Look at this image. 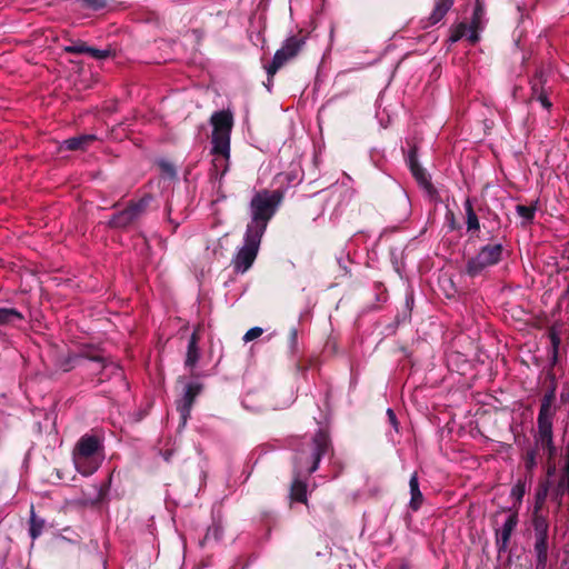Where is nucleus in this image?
Wrapping results in <instances>:
<instances>
[{"label": "nucleus", "mask_w": 569, "mask_h": 569, "mask_svg": "<svg viewBox=\"0 0 569 569\" xmlns=\"http://www.w3.org/2000/svg\"><path fill=\"white\" fill-rule=\"evenodd\" d=\"M329 449L328 435L319 430L311 442L301 448L296 456L295 468L296 477L290 488V498L298 502L307 501V485L299 479L301 475L315 472L321 460V457Z\"/></svg>", "instance_id": "f257e3e1"}, {"label": "nucleus", "mask_w": 569, "mask_h": 569, "mask_svg": "<svg viewBox=\"0 0 569 569\" xmlns=\"http://www.w3.org/2000/svg\"><path fill=\"white\" fill-rule=\"evenodd\" d=\"M104 459L102 441L93 435L82 436L72 452V460L78 472L88 477L93 475Z\"/></svg>", "instance_id": "f03ea898"}, {"label": "nucleus", "mask_w": 569, "mask_h": 569, "mask_svg": "<svg viewBox=\"0 0 569 569\" xmlns=\"http://www.w3.org/2000/svg\"><path fill=\"white\" fill-rule=\"evenodd\" d=\"M212 126L211 143L214 167L222 166L230 157V134L233 117L229 110L214 112L210 118Z\"/></svg>", "instance_id": "7ed1b4c3"}, {"label": "nucleus", "mask_w": 569, "mask_h": 569, "mask_svg": "<svg viewBox=\"0 0 569 569\" xmlns=\"http://www.w3.org/2000/svg\"><path fill=\"white\" fill-rule=\"evenodd\" d=\"M281 201L278 192L262 191L258 192L250 202L251 220L247 226V230L258 236H263L269 220L276 213Z\"/></svg>", "instance_id": "20e7f679"}, {"label": "nucleus", "mask_w": 569, "mask_h": 569, "mask_svg": "<svg viewBox=\"0 0 569 569\" xmlns=\"http://www.w3.org/2000/svg\"><path fill=\"white\" fill-rule=\"evenodd\" d=\"M261 238V236L246 231L243 244L237 250L232 258V266L236 272L244 273L251 268L257 258Z\"/></svg>", "instance_id": "39448f33"}, {"label": "nucleus", "mask_w": 569, "mask_h": 569, "mask_svg": "<svg viewBox=\"0 0 569 569\" xmlns=\"http://www.w3.org/2000/svg\"><path fill=\"white\" fill-rule=\"evenodd\" d=\"M501 244H488L481 248L478 254L467 263V273L471 277L480 274L486 268L498 263L501 259Z\"/></svg>", "instance_id": "423d86ee"}, {"label": "nucleus", "mask_w": 569, "mask_h": 569, "mask_svg": "<svg viewBox=\"0 0 569 569\" xmlns=\"http://www.w3.org/2000/svg\"><path fill=\"white\" fill-rule=\"evenodd\" d=\"M305 41L296 37L286 40L283 46L276 51L272 62L267 67L269 76H273L288 60L296 57L302 48Z\"/></svg>", "instance_id": "0eeeda50"}, {"label": "nucleus", "mask_w": 569, "mask_h": 569, "mask_svg": "<svg viewBox=\"0 0 569 569\" xmlns=\"http://www.w3.org/2000/svg\"><path fill=\"white\" fill-rule=\"evenodd\" d=\"M552 395L545 396L539 415H538V429L542 440H551L552 436V418L553 410L551 407Z\"/></svg>", "instance_id": "6e6552de"}, {"label": "nucleus", "mask_w": 569, "mask_h": 569, "mask_svg": "<svg viewBox=\"0 0 569 569\" xmlns=\"http://www.w3.org/2000/svg\"><path fill=\"white\" fill-rule=\"evenodd\" d=\"M201 386L199 383H189L186 386L182 400L178 405V411L182 420V425L187 422L190 415L194 398L200 393Z\"/></svg>", "instance_id": "1a4fd4ad"}, {"label": "nucleus", "mask_w": 569, "mask_h": 569, "mask_svg": "<svg viewBox=\"0 0 569 569\" xmlns=\"http://www.w3.org/2000/svg\"><path fill=\"white\" fill-rule=\"evenodd\" d=\"M518 517L516 513L508 516L502 527L496 532V543L499 551H503L508 548L510 537L517 527Z\"/></svg>", "instance_id": "9d476101"}, {"label": "nucleus", "mask_w": 569, "mask_h": 569, "mask_svg": "<svg viewBox=\"0 0 569 569\" xmlns=\"http://www.w3.org/2000/svg\"><path fill=\"white\" fill-rule=\"evenodd\" d=\"M478 22L476 19L470 24L460 23L458 24L450 34V41L457 42L460 39H467L470 43H476L479 39Z\"/></svg>", "instance_id": "9b49d317"}, {"label": "nucleus", "mask_w": 569, "mask_h": 569, "mask_svg": "<svg viewBox=\"0 0 569 569\" xmlns=\"http://www.w3.org/2000/svg\"><path fill=\"white\" fill-rule=\"evenodd\" d=\"M146 204L147 203L144 201H139L137 203L131 204L127 209L116 214L111 220V224L114 227L128 226L143 211Z\"/></svg>", "instance_id": "f8f14e48"}, {"label": "nucleus", "mask_w": 569, "mask_h": 569, "mask_svg": "<svg viewBox=\"0 0 569 569\" xmlns=\"http://www.w3.org/2000/svg\"><path fill=\"white\" fill-rule=\"evenodd\" d=\"M537 569H545L548 561V537H535Z\"/></svg>", "instance_id": "ddd939ff"}, {"label": "nucleus", "mask_w": 569, "mask_h": 569, "mask_svg": "<svg viewBox=\"0 0 569 569\" xmlns=\"http://www.w3.org/2000/svg\"><path fill=\"white\" fill-rule=\"evenodd\" d=\"M93 140H96V136H93V134H82L79 137H73V138L64 140L61 143V149L82 150Z\"/></svg>", "instance_id": "4468645a"}, {"label": "nucleus", "mask_w": 569, "mask_h": 569, "mask_svg": "<svg viewBox=\"0 0 569 569\" xmlns=\"http://www.w3.org/2000/svg\"><path fill=\"white\" fill-rule=\"evenodd\" d=\"M410 487V507L413 510H418L422 503L423 496L419 489L418 475L417 472L412 473L409 481Z\"/></svg>", "instance_id": "2eb2a0df"}, {"label": "nucleus", "mask_w": 569, "mask_h": 569, "mask_svg": "<svg viewBox=\"0 0 569 569\" xmlns=\"http://www.w3.org/2000/svg\"><path fill=\"white\" fill-rule=\"evenodd\" d=\"M198 336L194 331L189 340L188 343V350H187V357H186V366L187 367H194L199 359V350H198Z\"/></svg>", "instance_id": "dca6fc26"}, {"label": "nucleus", "mask_w": 569, "mask_h": 569, "mask_svg": "<svg viewBox=\"0 0 569 569\" xmlns=\"http://www.w3.org/2000/svg\"><path fill=\"white\" fill-rule=\"evenodd\" d=\"M453 0H438L436 7L430 16V21L432 24L439 22L449 9L452 7Z\"/></svg>", "instance_id": "f3484780"}, {"label": "nucleus", "mask_w": 569, "mask_h": 569, "mask_svg": "<svg viewBox=\"0 0 569 569\" xmlns=\"http://www.w3.org/2000/svg\"><path fill=\"white\" fill-rule=\"evenodd\" d=\"M453 0H438L436 7L430 16V21L432 24L439 22L449 9L452 7Z\"/></svg>", "instance_id": "a211bd4d"}, {"label": "nucleus", "mask_w": 569, "mask_h": 569, "mask_svg": "<svg viewBox=\"0 0 569 569\" xmlns=\"http://www.w3.org/2000/svg\"><path fill=\"white\" fill-rule=\"evenodd\" d=\"M465 210L467 214V230L468 231H478L480 229L478 217L472 208V203L470 199L465 201Z\"/></svg>", "instance_id": "6ab92c4d"}, {"label": "nucleus", "mask_w": 569, "mask_h": 569, "mask_svg": "<svg viewBox=\"0 0 569 569\" xmlns=\"http://www.w3.org/2000/svg\"><path fill=\"white\" fill-rule=\"evenodd\" d=\"M76 7L83 11H100L106 7L104 0H77Z\"/></svg>", "instance_id": "aec40b11"}, {"label": "nucleus", "mask_w": 569, "mask_h": 569, "mask_svg": "<svg viewBox=\"0 0 569 569\" xmlns=\"http://www.w3.org/2000/svg\"><path fill=\"white\" fill-rule=\"evenodd\" d=\"M22 315L13 308H0V326L21 320Z\"/></svg>", "instance_id": "412c9836"}, {"label": "nucleus", "mask_w": 569, "mask_h": 569, "mask_svg": "<svg viewBox=\"0 0 569 569\" xmlns=\"http://www.w3.org/2000/svg\"><path fill=\"white\" fill-rule=\"evenodd\" d=\"M409 166H410V170H411L413 177L417 179V181L422 186H428L429 184L428 177H427L425 170L416 162L413 157H410Z\"/></svg>", "instance_id": "4be33fe9"}, {"label": "nucleus", "mask_w": 569, "mask_h": 569, "mask_svg": "<svg viewBox=\"0 0 569 569\" xmlns=\"http://www.w3.org/2000/svg\"><path fill=\"white\" fill-rule=\"evenodd\" d=\"M43 527H44V520L38 518L33 511V508H31L30 530H29L31 538L32 539L38 538L41 535Z\"/></svg>", "instance_id": "5701e85b"}, {"label": "nucleus", "mask_w": 569, "mask_h": 569, "mask_svg": "<svg viewBox=\"0 0 569 569\" xmlns=\"http://www.w3.org/2000/svg\"><path fill=\"white\" fill-rule=\"evenodd\" d=\"M532 98L540 101L543 108L549 109L551 107V102L548 100L546 92L542 88L539 87V81H532Z\"/></svg>", "instance_id": "b1692460"}, {"label": "nucleus", "mask_w": 569, "mask_h": 569, "mask_svg": "<svg viewBox=\"0 0 569 569\" xmlns=\"http://www.w3.org/2000/svg\"><path fill=\"white\" fill-rule=\"evenodd\" d=\"M535 537H548V522L545 517L536 516L533 519Z\"/></svg>", "instance_id": "393cba45"}, {"label": "nucleus", "mask_w": 569, "mask_h": 569, "mask_svg": "<svg viewBox=\"0 0 569 569\" xmlns=\"http://www.w3.org/2000/svg\"><path fill=\"white\" fill-rule=\"evenodd\" d=\"M526 493V483L521 480H519L510 491L511 498L516 500V502L520 503L522 501V498Z\"/></svg>", "instance_id": "a878e982"}, {"label": "nucleus", "mask_w": 569, "mask_h": 569, "mask_svg": "<svg viewBox=\"0 0 569 569\" xmlns=\"http://www.w3.org/2000/svg\"><path fill=\"white\" fill-rule=\"evenodd\" d=\"M516 211L519 214V217H521L526 222H529L533 219L535 208L532 207L518 204L516 207Z\"/></svg>", "instance_id": "bb28decb"}, {"label": "nucleus", "mask_w": 569, "mask_h": 569, "mask_svg": "<svg viewBox=\"0 0 569 569\" xmlns=\"http://www.w3.org/2000/svg\"><path fill=\"white\" fill-rule=\"evenodd\" d=\"M263 330L262 328L260 327H253L251 329H249L244 336H243V341L244 342H249V341H252L257 338H259L261 335H262Z\"/></svg>", "instance_id": "cd10ccee"}, {"label": "nucleus", "mask_w": 569, "mask_h": 569, "mask_svg": "<svg viewBox=\"0 0 569 569\" xmlns=\"http://www.w3.org/2000/svg\"><path fill=\"white\" fill-rule=\"evenodd\" d=\"M110 50H100L92 47H89V50L87 51L88 54H90L94 59H104L110 56Z\"/></svg>", "instance_id": "c85d7f7f"}, {"label": "nucleus", "mask_w": 569, "mask_h": 569, "mask_svg": "<svg viewBox=\"0 0 569 569\" xmlns=\"http://www.w3.org/2000/svg\"><path fill=\"white\" fill-rule=\"evenodd\" d=\"M64 50L70 53H87V51L89 50V47L86 46L84 43H74V44L67 46L64 48Z\"/></svg>", "instance_id": "c756f323"}, {"label": "nucleus", "mask_w": 569, "mask_h": 569, "mask_svg": "<svg viewBox=\"0 0 569 569\" xmlns=\"http://www.w3.org/2000/svg\"><path fill=\"white\" fill-rule=\"evenodd\" d=\"M159 166L161 168V171L167 174L169 178H173L176 176V169L174 167L164 160H161L159 162Z\"/></svg>", "instance_id": "7c9ffc66"}, {"label": "nucleus", "mask_w": 569, "mask_h": 569, "mask_svg": "<svg viewBox=\"0 0 569 569\" xmlns=\"http://www.w3.org/2000/svg\"><path fill=\"white\" fill-rule=\"evenodd\" d=\"M546 496H547V489H543V490L537 492L536 512L540 509L541 505L543 503V501L546 499Z\"/></svg>", "instance_id": "2f4dec72"}, {"label": "nucleus", "mask_w": 569, "mask_h": 569, "mask_svg": "<svg viewBox=\"0 0 569 569\" xmlns=\"http://www.w3.org/2000/svg\"><path fill=\"white\" fill-rule=\"evenodd\" d=\"M93 361H97L98 365H101L103 369H107L108 367H110L112 370H118V368L113 365H104L103 360L99 357H94L92 358Z\"/></svg>", "instance_id": "473e14b6"}, {"label": "nucleus", "mask_w": 569, "mask_h": 569, "mask_svg": "<svg viewBox=\"0 0 569 569\" xmlns=\"http://www.w3.org/2000/svg\"><path fill=\"white\" fill-rule=\"evenodd\" d=\"M387 415H388V417H389L390 422H391L395 427H397V418H396V415H395L393 410L389 408V409L387 410Z\"/></svg>", "instance_id": "72a5a7b5"}, {"label": "nucleus", "mask_w": 569, "mask_h": 569, "mask_svg": "<svg viewBox=\"0 0 569 569\" xmlns=\"http://www.w3.org/2000/svg\"><path fill=\"white\" fill-rule=\"evenodd\" d=\"M560 486L569 491V478L566 477V473L563 475V477L560 481Z\"/></svg>", "instance_id": "f704fd0d"}, {"label": "nucleus", "mask_w": 569, "mask_h": 569, "mask_svg": "<svg viewBox=\"0 0 569 569\" xmlns=\"http://www.w3.org/2000/svg\"><path fill=\"white\" fill-rule=\"evenodd\" d=\"M71 360L74 362V365H80V362L83 360L80 356H74L71 358Z\"/></svg>", "instance_id": "c9c22d12"}, {"label": "nucleus", "mask_w": 569, "mask_h": 569, "mask_svg": "<svg viewBox=\"0 0 569 569\" xmlns=\"http://www.w3.org/2000/svg\"><path fill=\"white\" fill-rule=\"evenodd\" d=\"M565 473H566V477L569 478V457H568V460L566 462Z\"/></svg>", "instance_id": "e433bc0d"}, {"label": "nucleus", "mask_w": 569, "mask_h": 569, "mask_svg": "<svg viewBox=\"0 0 569 569\" xmlns=\"http://www.w3.org/2000/svg\"><path fill=\"white\" fill-rule=\"evenodd\" d=\"M551 339H552V343H553L555 348H557V346L559 343V339L555 335L551 336Z\"/></svg>", "instance_id": "4c0bfd02"}, {"label": "nucleus", "mask_w": 569, "mask_h": 569, "mask_svg": "<svg viewBox=\"0 0 569 569\" xmlns=\"http://www.w3.org/2000/svg\"><path fill=\"white\" fill-rule=\"evenodd\" d=\"M291 338H292V341H295V340H296V338H297V331H296V329H293V330L291 331Z\"/></svg>", "instance_id": "58836bf2"}]
</instances>
